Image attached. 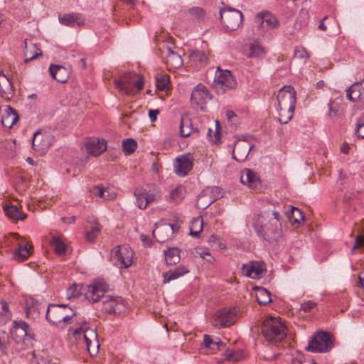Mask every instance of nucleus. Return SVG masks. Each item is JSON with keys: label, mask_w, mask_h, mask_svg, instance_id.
Here are the masks:
<instances>
[{"label": "nucleus", "mask_w": 364, "mask_h": 364, "mask_svg": "<svg viewBox=\"0 0 364 364\" xmlns=\"http://www.w3.org/2000/svg\"><path fill=\"white\" fill-rule=\"evenodd\" d=\"M108 289L109 286L104 281H95L87 287L85 293V298L92 303L102 299V309L109 314L120 312L123 306V299L121 296L105 295Z\"/></svg>", "instance_id": "nucleus-1"}, {"label": "nucleus", "mask_w": 364, "mask_h": 364, "mask_svg": "<svg viewBox=\"0 0 364 364\" xmlns=\"http://www.w3.org/2000/svg\"><path fill=\"white\" fill-rule=\"evenodd\" d=\"M257 235L264 240L272 242L282 235L281 215L278 211H265L258 215L254 225Z\"/></svg>", "instance_id": "nucleus-2"}, {"label": "nucleus", "mask_w": 364, "mask_h": 364, "mask_svg": "<svg viewBox=\"0 0 364 364\" xmlns=\"http://www.w3.org/2000/svg\"><path fill=\"white\" fill-rule=\"evenodd\" d=\"M279 121L287 124L293 117L296 105V91L291 85H285L277 94Z\"/></svg>", "instance_id": "nucleus-3"}, {"label": "nucleus", "mask_w": 364, "mask_h": 364, "mask_svg": "<svg viewBox=\"0 0 364 364\" xmlns=\"http://www.w3.org/2000/svg\"><path fill=\"white\" fill-rule=\"evenodd\" d=\"M262 333L269 342H280L287 336L286 327L281 321L270 317L263 321Z\"/></svg>", "instance_id": "nucleus-4"}, {"label": "nucleus", "mask_w": 364, "mask_h": 364, "mask_svg": "<svg viewBox=\"0 0 364 364\" xmlns=\"http://www.w3.org/2000/svg\"><path fill=\"white\" fill-rule=\"evenodd\" d=\"M114 84L119 90L127 95H134L144 87L143 77L134 73H128L122 75Z\"/></svg>", "instance_id": "nucleus-5"}, {"label": "nucleus", "mask_w": 364, "mask_h": 364, "mask_svg": "<svg viewBox=\"0 0 364 364\" xmlns=\"http://www.w3.org/2000/svg\"><path fill=\"white\" fill-rule=\"evenodd\" d=\"M68 308L67 304H49L46 316L47 321L55 326L70 323L75 313L70 309V314H66L65 310Z\"/></svg>", "instance_id": "nucleus-6"}, {"label": "nucleus", "mask_w": 364, "mask_h": 364, "mask_svg": "<svg viewBox=\"0 0 364 364\" xmlns=\"http://www.w3.org/2000/svg\"><path fill=\"white\" fill-rule=\"evenodd\" d=\"M333 347L332 335L328 332H318L309 343L305 350L312 353H325Z\"/></svg>", "instance_id": "nucleus-7"}, {"label": "nucleus", "mask_w": 364, "mask_h": 364, "mask_svg": "<svg viewBox=\"0 0 364 364\" xmlns=\"http://www.w3.org/2000/svg\"><path fill=\"white\" fill-rule=\"evenodd\" d=\"M237 86V80L228 70L218 68L213 81V87L219 95L224 94L228 90H232Z\"/></svg>", "instance_id": "nucleus-8"}, {"label": "nucleus", "mask_w": 364, "mask_h": 364, "mask_svg": "<svg viewBox=\"0 0 364 364\" xmlns=\"http://www.w3.org/2000/svg\"><path fill=\"white\" fill-rule=\"evenodd\" d=\"M222 23L230 31L237 30L242 23L243 15L239 10L224 7L220 10Z\"/></svg>", "instance_id": "nucleus-9"}, {"label": "nucleus", "mask_w": 364, "mask_h": 364, "mask_svg": "<svg viewBox=\"0 0 364 364\" xmlns=\"http://www.w3.org/2000/svg\"><path fill=\"white\" fill-rule=\"evenodd\" d=\"M223 190L220 187H207L198 195L196 206L199 209L205 210L213 202L223 198Z\"/></svg>", "instance_id": "nucleus-10"}, {"label": "nucleus", "mask_w": 364, "mask_h": 364, "mask_svg": "<svg viewBox=\"0 0 364 364\" xmlns=\"http://www.w3.org/2000/svg\"><path fill=\"white\" fill-rule=\"evenodd\" d=\"M180 228L181 224L178 223L156 224L152 234L156 241L163 243L167 241L174 232H178Z\"/></svg>", "instance_id": "nucleus-11"}, {"label": "nucleus", "mask_w": 364, "mask_h": 364, "mask_svg": "<svg viewBox=\"0 0 364 364\" xmlns=\"http://www.w3.org/2000/svg\"><path fill=\"white\" fill-rule=\"evenodd\" d=\"M237 317L235 308H223L218 310L213 317V325L218 327H228L232 325Z\"/></svg>", "instance_id": "nucleus-12"}, {"label": "nucleus", "mask_w": 364, "mask_h": 364, "mask_svg": "<svg viewBox=\"0 0 364 364\" xmlns=\"http://www.w3.org/2000/svg\"><path fill=\"white\" fill-rule=\"evenodd\" d=\"M265 271L266 264L262 261H249L241 267L242 275L254 279L262 278Z\"/></svg>", "instance_id": "nucleus-13"}, {"label": "nucleus", "mask_w": 364, "mask_h": 364, "mask_svg": "<svg viewBox=\"0 0 364 364\" xmlns=\"http://www.w3.org/2000/svg\"><path fill=\"white\" fill-rule=\"evenodd\" d=\"M134 251L129 245H119L112 252L114 258L120 268H128L133 263Z\"/></svg>", "instance_id": "nucleus-14"}, {"label": "nucleus", "mask_w": 364, "mask_h": 364, "mask_svg": "<svg viewBox=\"0 0 364 364\" xmlns=\"http://www.w3.org/2000/svg\"><path fill=\"white\" fill-rule=\"evenodd\" d=\"M210 99L211 95L206 87L201 83L194 87L191 96V104L200 107L201 110H205V105Z\"/></svg>", "instance_id": "nucleus-15"}, {"label": "nucleus", "mask_w": 364, "mask_h": 364, "mask_svg": "<svg viewBox=\"0 0 364 364\" xmlns=\"http://www.w3.org/2000/svg\"><path fill=\"white\" fill-rule=\"evenodd\" d=\"M54 137L50 134H42L40 131L33 134V149L40 154H45L53 144Z\"/></svg>", "instance_id": "nucleus-16"}, {"label": "nucleus", "mask_w": 364, "mask_h": 364, "mask_svg": "<svg viewBox=\"0 0 364 364\" xmlns=\"http://www.w3.org/2000/svg\"><path fill=\"white\" fill-rule=\"evenodd\" d=\"M255 20L259 23L262 32L277 28L280 26L277 18L268 11L259 12L257 14Z\"/></svg>", "instance_id": "nucleus-17"}, {"label": "nucleus", "mask_w": 364, "mask_h": 364, "mask_svg": "<svg viewBox=\"0 0 364 364\" xmlns=\"http://www.w3.org/2000/svg\"><path fill=\"white\" fill-rule=\"evenodd\" d=\"M240 181L255 192L260 191L262 189L259 176L250 168H245L242 171Z\"/></svg>", "instance_id": "nucleus-18"}, {"label": "nucleus", "mask_w": 364, "mask_h": 364, "mask_svg": "<svg viewBox=\"0 0 364 364\" xmlns=\"http://www.w3.org/2000/svg\"><path fill=\"white\" fill-rule=\"evenodd\" d=\"M85 149L87 154L96 157L107 149V143L105 139H90L85 143Z\"/></svg>", "instance_id": "nucleus-19"}, {"label": "nucleus", "mask_w": 364, "mask_h": 364, "mask_svg": "<svg viewBox=\"0 0 364 364\" xmlns=\"http://www.w3.org/2000/svg\"><path fill=\"white\" fill-rule=\"evenodd\" d=\"M253 146H250L245 141L237 143L232 151L233 158L237 161L246 159Z\"/></svg>", "instance_id": "nucleus-20"}, {"label": "nucleus", "mask_w": 364, "mask_h": 364, "mask_svg": "<svg viewBox=\"0 0 364 364\" xmlns=\"http://www.w3.org/2000/svg\"><path fill=\"white\" fill-rule=\"evenodd\" d=\"M49 72L52 77L59 82H66L69 78V70L64 66L51 64Z\"/></svg>", "instance_id": "nucleus-21"}, {"label": "nucleus", "mask_w": 364, "mask_h": 364, "mask_svg": "<svg viewBox=\"0 0 364 364\" xmlns=\"http://www.w3.org/2000/svg\"><path fill=\"white\" fill-rule=\"evenodd\" d=\"M14 88L11 80L2 72L0 73V97L9 99L14 95Z\"/></svg>", "instance_id": "nucleus-22"}, {"label": "nucleus", "mask_w": 364, "mask_h": 364, "mask_svg": "<svg viewBox=\"0 0 364 364\" xmlns=\"http://www.w3.org/2000/svg\"><path fill=\"white\" fill-rule=\"evenodd\" d=\"M198 120L196 119H191L189 118L183 117V138L190 136L194 137L198 136L200 129L197 125Z\"/></svg>", "instance_id": "nucleus-23"}, {"label": "nucleus", "mask_w": 364, "mask_h": 364, "mask_svg": "<svg viewBox=\"0 0 364 364\" xmlns=\"http://www.w3.org/2000/svg\"><path fill=\"white\" fill-rule=\"evenodd\" d=\"M25 43V50H24V56H25V63H28L40 56H42L43 53L40 48L38 47L36 43H32L30 46H28L27 39L24 41Z\"/></svg>", "instance_id": "nucleus-24"}, {"label": "nucleus", "mask_w": 364, "mask_h": 364, "mask_svg": "<svg viewBox=\"0 0 364 364\" xmlns=\"http://www.w3.org/2000/svg\"><path fill=\"white\" fill-rule=\"evenodd\" d=\"M18 119L17 112L11 107H8L1 117V123L4 127L10 129Z\"/></svg>", "instance_id": "nucleus-25"}, {"label": "nucleus", "mask_w": 364, "mask_h": 364, "mask_svg": "<svg viewBox=\"0 0 364 364\" xmlns=\"http://www.w3.org/2000/svg\"><path fill=\"white\" fill-rule=\"evenodd\" d=\"M59 21L60 23L67 26H74L75 24L80 26L84 24V20L81 18L80 14L77 13H72L60 16Z\"/></svg>", "instance_id": "nucleus-26"}, {"label": "nucleus", "mask_w": 364, "mask_h": 364, "mask_svg": "<svg viewBox=\"0 0 364 364\" xmlns=\"http://www.w3.org/2000/svg\"><path fill=\"white\" fill-rule=\"evenodd\" d=\"M4 211L8 218L14 220H24L27 218V215L21 212L16 205H5Z\"/></svg>", "instance_id": "nucleus-27"}, {"label": "nucleus", "mask_w": 364, "mask_h": 364, "mask_svg": "<svg viewBox=\"0 0 364 364\" xmlns=\"http://www.w3.org/2000/svg\"><path fill=\"white\" fill-rule=\"evenodd\" d=\"M82 333H84V339L86 343V346L87 350L91 353V341L89 339L88 336L94 337L95 339L97 338V333L92 331L90 330L87 327L82 326L73 330V335H80Z\"/></svg>", "instance_id": "nucleus-28"}, {"label": "nucleus", "mask_w": 364, "mask_h": 364, "mask_svg": "<svg viewBox=\"0 0 364 364\" xmlns=\"http://www.w3.org/2000/svg\"><path fill=\"white\" fill-rule=\"evenodd\" d=\"M181 251L177 247H171L164 251L165 259L168 265H173L180 262Z\"/></svg>", "instance_id": "nucleus-29"}, {"label": "nucleus", "mask_w": 364, "mask_h": 364, "mask_svg": "<svg viewBox=\"0 0 364 364\" xmlns=\"http://www.w3.org/2000/svg\"><path fill=\"white\" fill-rule=\"evenodd\" d=\"M29 326L23 321H14L12 333L17 335L20 338H23L28 335Z\"/></svg>", "instance_id": "nucleus-30"}, {"label": "nucleus", "mask_w": 364, "mask_h": 364, "mask_svg": "<svg viewBox=\"0 0 364 364\" xmlns=\"http://www.w3.org/2000/svg\"><path fill=\"white\" fill-rule=\"evenodd\" d=\"M255 294L257 301L261 305H267L272 301L270 292L264 287H256Z\"/></svg>", "instance_id": "nucleus-31"}, {"label": "nucleus", "mask_w": 364, "mask_h": 364, "mask_svg": "<svg viewBox=\"0 0 364 364\" xmlns=\"http://www.w3.org/2000/svg\"><path fill=\"white\" fill-rule=\"evenodd\" d=\"M328 117L333 121L336 120L343 114V109L341 105L336 101H331L328 104Z\"/></svg>", "instance_id": "nucleus-32"}, {"label": "nucleus", "mask_w": 364, "mask_h": 364, "mask_svg": "<svg viewBox=\"0 0 364 364\" xmlns=\"http://www.w3.org/2000/svg\"><path fill=\"white\" fill-rule=\"evenodd\" d=\"M203 343L206 348L210 349L212 353H215L219 350L221 347H224L225 344L223 342L214 340L209 335L203 336Z\"/></svg>", "instance_id": "nucleus-33"}, {"label": "nucleus", "mask_w": 364, "mask_h": 364, "mask_svg": "<svg viewBox=\"0 0 364 364\" xmlns=\"http://www.w3.org/2000/svg\"><path fill=\"white\" fill-rule=\"evenodd\" d=\"M203 229V220L202 217L199 216L193 218L191 220L190 225V235L193 237H198L199 234Z\"/></svg>", "instance_id": "nucleus-34"}, {"label": "nucleus", "mask_w": 364, "mask_h": 364, "mask_svg": "<svg viewBox=\"0 0 364 364\" xmlns=\"http://www.w3.org/2000/svg\"><path fill=\"white\" fill-rule=\"evenodd\" d=\"M50 243L57 255L61 256L65 254L67 246L58 237L52 236Z\"/></svg>", "instance_id": "nucleus-35"}, {"label": "nucleus", "mask_w": 364, "mask_h": 364, "mask_svg": "<svg viewBox=\"0 0 364 364\" xmlns=\"http://www.w3.org/2000/svg\"><path fill=\"white\" fill-rule=\"evenodd\" d=\"M205 58L204 53L200 51H192L188 55L189 60L187 63L190 65L189 66L197 68L199 63L205 60Z\"/></svg>", "instance_id": "nucleus-36"}, {"label": "nucleus", "mask_w": 364, "mask_h": 364, "mask_svg": "<svg viewBox=\"0 0 364 364\" xmlns=\"http://www.w3.org/2000/svg\"><path fill=\"white\" fill-rule=\"evenodd\" d=\"M11 313L6 301L0 302V326H3L11 319Z\"/></svg>", "instance_id": "nucleus-37"}, {"label": "nucleus", "mask_w": 364, "mask_h": 364, "mask_svg": "<svg viewBox=\"0 0 364 364\" xmlns=\"http://www.w3.org/2000/svg\"><path fill=\"white\" fill-rule=\"evenodd\" d=\"M137 148V142L132 138L125 139L122 141L123 151L127 154H132Z\"/></svg>", "instance_id": "nucleus-38"}, {"label": "nucleus", "mask_w": 364, "mask_h": 364, "mask_svg": "<svg viewBox=\"0 0 364 364\" xmlns=\"http://www.w3.org/2000/svg\"><path fill=\"white\" fill-rule=\"evenodd\" d=\"M182 276V267L178 266L173 270H169L163 274L164 282L168 283Z\"/></svg>", "instance_id": "nucleus-39"}, {"label": "nucleus", "mask_w": 364, "mask_h": 364, "mask_svg": "<svg viewBox=\"0 0 364 364\" xmlns=\"http://www.w3.org/2000/svg\"><path fill=\"white\" fill-rule=\"evenodd\" d=\"M361 95L360 87L358 84L351 85L346 92L347 98L352 102L357 101Z\"/></svg>", "instance_id": "nucleus-40"}, {"label": "nucleus", "mask_w": 364, "mask_h": 364, "mask_svg": "<svg viewBox=\"0 0 364 364\" xmlns=\"http://www.w3.org/2000/svg\"><path fill=\"white\" fill-rule=\"evenodd\" d=\"M194 156L193 154H183V176L187 175L193 168Z\"/></svg>", "instance_id": "nucleus-41"}, {"label": "nucleus", "mask_w": 364, "mask_h": 364, "mask_svg": "<svg viewBox=\"0 0 364 364\" xmlns=\"http://www.w3.org/2000/svg\"><path fill=\"white\" fill-rule=\"evenodd\" d=\"M102 230V226L98 223H95L92 225L90 229L87 231L86 239L89 242H92L95 240L98 234Z\"/></svg>", "instance_id": "nucleus-42"}, {"label": "nucleus", "mask_w": 364, "mask_h": 364, "mask_svg": "<svg viewBox=\"0 0 364 364\" xmlns=\"http://www.w3.org/2000/svg\"><path fill=\"white\" fill-rule=\"evenodd\" d=\"M107 192H108V190L101 185L95 186L92 191V193L95 196H97L105 200H110L116 197V193H113L111 196H105V193Z\"/></svg>", "instance_id": "nucleus-43"}, {"label": "nucleus", "mask_w": 364, "mask_h": 364, "mask_svg": "<svg viewBox=\"0 0 364 364\" xmlns=\"http://www.w3.org/2000/svg\"><path fill=\"white\" fill-rule=\"evenodd\" d=\"M30 255V250L27 245H20L15 252V256L18 260L24 261Z\"/></svg>", "instance_id": "nucleus-44"}, {"label": "nucleus", "mask_w": 364, "mask_h": 364, "mask_svg": "<svg viewBox=\"0 0 364 364\" xmlns=\"http://www.w3.org/2000/svg\"><path fill=\"white\" fill-rule=\"evenodd\" d=\"M166 48L167 50V62L168 63L173 65L175 63H176V61L181 60V55H179L178 54L176 53L173 51V49L175 48V47L173 46H171L167 45L166 46Z\"/></svg>", "instance_id": "nucleus-45"}, {"label": "nucleus", "mask_w": 364, "mask_h": 364, "mask_svg": "<svg viewBox=\"0 0 364 364\" xmlns=\"http://www.w3.org/2000/svg\"><path fill=\"white\" fill-rule=\"evenodd\" d=\"M250 50V57H262L264 53V48L258 42L252 43Z\"/></svg>", "instance_id": "nucleus-46"}, {"label": "nucleus", "mask_w": 364, "mask_h": 364, "mask_svg": "<svg viewBox=\"0 0 364 364\" xmlns=\"http://www.w3.org/2000/svg\"><path fill=\"white\" fill-rule=\"evenodd\" d=\"M189 14L198 21H203L205 17V14L203 9L199 7H193L188 10Z\"/></svg>", "instance_id": "nucleus-47"}, {"label": "nucleus", "mask_w": 364, "mask_h": 364, "mask_svg": "<svg viewBox=\"0 0 364 364\" xmlns=\"http://www.w3.org/2000/svg\"><path fill=\"white\" fill-rule=\"evenodd\" d=\"M169 79L166 75H162L161 77H157L156 80V89L161 91H164L168 87Z\"/></svg>", "instance_id": "nucleus-48"}, {"label": "nucleus", "mask_w": 364, "mask_h": 364, "mask_svg": "<svg viewBox=\"0 0 364 364\" xmlns=\"http://www.w3.org/2000/svg\"><path fill=\"white\" fill-rule=\"evenodd\" d=\"M170 200L176 203H178L181 201V187L178 186L170 193Z\"/></svg>", "instance_id": "nucleus-49"}, {"label": "nucleus", "mask_w": 364, "mask_h": 364, "mask_svg": "<svg viewBox=\"0 0 364 364\" xmlns=\"http://www.w3.org/2000/svg\"><path fill=\"white\" fill-rule=\"evenodd\" d=\"M355 134L358 138L364 139V117H360L357 120Z\"/></svg>", "instance_id": "nucleus-50"}, {"label": "nucleus", "mask_w": 364, "mask_h": 364, "mask_svg": "<svg viewBox=\"0 0 364 364\" xmlns=\"http://www.w3.org/2000/svg\"><path fill=\"white\" fill-rule=\"evenodd\" d=\"M360 249L364 251V237L363 235H358L355 239L353 247L351 250V252L353 254L356 250Z\"/></svg>", "instance_id": "nucleus-51"}, {"label": "nucleus", "mask_w": 364, "mask_h": 364, "mask_svg": "<svg viewBox=\"0 0 364 364\" xmlns=\"http://www.w3.org/2000/svg\"><path fill=\"white\" fill-rule=\"evenodd\" d=\"M173 168L175 173L179 176H182V155L178 156L173 161Z\"/></svg>", "instance_id": "nucleus-52"}, {"label": "nucleus", "mask_w": 364, "mask_h": 364, "mask_svg": "<svg viewBox=\"0 0 364 364\" xmlns=\"http://www.w3.org/2000/svg\"><path fill=\"white\" fill-rule=\"evenodd\" d=\"M224 356L228 361L230 362L237 361L240 358V355L239 353L230 350H228L224 353Z\"/></svg>", "instance_id": "nucleus-53"}, {"label": "nucleus", "mask_w": 364, "mask_h": 364, "mask_svg": "<svg viewBox=\"0 0 364 364\" xmlns=\"http://www.w3.org/2000/svg\"><path fill=\"white\" fill-rule=\"evenodd\" d=\"M291 217L294 218L295 222L297 223H300L301 220H304V215L302 212L297 208H292Z\"/></svg>", "instance_id": "nucleus-54"}, {"label": "nucleus", "mask_w": 364, "mask_h": 364, "mask_svg": "<svg viewBox=\"0 0 364 364\" xmlns=\"http://www.w3.org/2000/svg\"><path fill=\"white\" fill-rule=\"evenodd\" d=\"M210 245L212 247L224 249L225 247V245L221 243L218 238L215 235H212L208 240Z\"/></svg>", "instance_id": "nucleus-55"}, {"label": "nucleus", "mask_w": 364, "mask_h": 364, "mask_svg": "<svg viewBox=\"0 0 364 364\" xmlns=\"http://www.w3.org/2000/svg\"><path fill=\"white\" fill-rule=\"evenodd\" d=\"M294 56L298 58H307L309 57L307 51L303 47H296L294 50Z\"/></svg>", "instance_id": "nucleus-56"}, {"label": "nucleus", "mask_w": 364, "mask_h": 364, "mask_svg": "<svg viewBox=\"0 0 364 364\" xmlns=\"http://www.w3.org/2000/svg\"><path fill=\"white\" fill-rule=\"evenodd\" d=\"M134 195L136 196V205L140 209H145L147 206H141V203L143 205L144 204V192L141 193H137L135 191Z\"/></svg>", "instance_id": "nucleus-57"}, {"label": "nucleus", "mask_w": 364, "mask_h": 364, "mask_svg": "<svg viewBox=\"0 0 364 364\" xmlns=\"http://www.w3.org/2000/svg\"><path fill=\"white\" fill-rule=\"evenodd\" d=\"M68 294L69 297H77L80 294V288L79 286L76 284H73V287H71L68 289Z\"/></svg>", "instance_id": "nucleus-58"}, {"label": "nucleus", "mask_w": 364, "mask_h": 364, "mask_svg": "<svg viewBox=\"0 0 364 364\" xmlns=\"http://www.w3.org/2000/svg\"><path fill=\"white\" fill-rule=\"evenodd\" d=\"M316 306V303L312 301H306L301 305V310L304 312H309L313 308Z\"/></svg>", "instance_id": "nucleus-59"}, {"label": "nucleus", "mask_w": 364, "mask_h": 364, "mask_svg": "<svg viewBox=\"0 0 364 364\" xmlns=\"http://www.w3.org/2000/svg\"><path fill=\"white\" fill-rule=\"evenodd\" d=\"M144 204L143 206H147L149 203L154 202L156 200V195L154 193H144ZM142 204L141 203V206Z\"/></svg>", "instance_id": "nucleus-60"}, {"label": "nucleus", "mask_w": 364, "mask_h": 364, "mask_svg": "<svg viewBox=\"0 0 364 364\" xmlns=\"http://www.w3.org/2000/svg\"><path fill=\"white\" fill-rule=\"evenodd\" d=\"M219 129H220L219 122L216 121V129L214 133V138L210 139L214 144H216L220 143V136Z\"/></svg>", "instance_id": "nucleus-61"}, {"label": "nucleus", "mask_w": 364, "mask_h": 364, "mask_svg": "<svg viewBox=\"0 0 364 364\" xmlns=\"http://www.w3.org/2000/svg\"><path fill=\"white\" fill-rule=\"evenodd\" d=\"M160 113V110L157 109H149V117L151 122H154L157 119V115Z\"/></svg>", "instance_id": "nucleus-62"}, {"label": "nucleus", "mask_w": 364, "mask_h": 364, "mask_svg": "<svg viewBox=\"0 0 364 364\" xmlns=\"http://www.w3.org/2000/svg\"><path fill=\"white\" fill-rule=\"evenodd\" d=\"M196 253L200 255L201 258H206V254L209 252L208 249L203 248V247H197L196 249Z\"/></svg>", "instance_id": "nucleus-63"}, {"label": "nucleus", "mask_w": 364, "mask_h": 364, "mask_svg": "<svg viewBox=\"0 0 364 364\" xmlns=\"http://www.w3.org/2000/svg\"><path fill=\"white\" fill-rule=\"evenodd\" d=\"M140 239L143 242L144 246L149 247L151 245V241L149 237L144 234L140 235Z\"/></svg>", "instance_id": "nucleus-64"}]
</instances>
